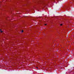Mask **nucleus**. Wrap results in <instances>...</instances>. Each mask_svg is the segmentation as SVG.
I'll return each mask as SVG.
<instances>
[{"label":"nucleus","instance_id":"nucleus-2","mask_svg":"<svg viewBox=\"0 0 74 74\" xmlns=\"http://www.w3.org/2000/svg\"><path fill=\"white\" fill-rule=\"evenodd\" d=\"M21 32L23 33V30H22Z\"/></svg>","mask_w":74,"mask_h":74},{"label":"nucleus","instance_id":"nucleus-4","mask_svg":"<svg viewBox=\"0 0 74 74\" xmlns=\"http://www.w3.org/2000/svg\"><path fill=\"white\" fill-rule=\"evenodd\" d=\"M60 26H62V24H61L60 25Z\"/></svg>","mask_w":74,"mask_h":74},{"label":"nucleus","instance_id":"nucleus-1","mask_svg":"<svg viewBox=\"0 0 74 74\" xmlns=\"http://www.w3.org/2000/svg\"><path fill=\"white\" fill-rule=\"evenodd\" d=\"M0 31L1 32V33H2V32H3V31H1V29H0Z\"/></svg>","mask_w":74,"mask_h":74},{"label":"nucleus","instance_id":"nucleus-3","mask_svg":"<svg viewBox=\"0 0 74 74\" xmlns=\"http://www.w3.org/2000/svg\"><path fill=\"white\" fill-rule=\"evenodd\" d=\"M47 25V24H45V26H46V25Z\"/></svg>","mask_w":74,"mask_h":74},{"label":"nucleus","instance_id":"nucleus-5","mask_svg":"<svg viewBox=\"0 0 74 74\" xmlns=\"http://www.w3.org/2000/svg\"><path fill=\"white\" fill-rule=\"evenodd\" d=\"M37 69H38V67H36Z\"/></svg>","mask_w":74,"mask_h":74}]
</instances>
